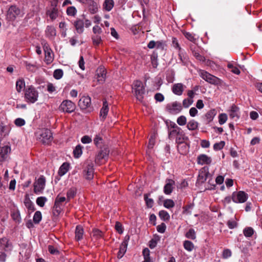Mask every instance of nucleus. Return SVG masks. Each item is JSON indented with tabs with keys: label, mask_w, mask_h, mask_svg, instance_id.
Segmentation results:
<instances>
[{
	"label": "nucleus",
	"mask_w": 262,
	"mask_h": 262,
	"mask_svg": "<svg viewBox=\"0 0 262 262\" xmlns=\"http://www.w3.org/2000/svg\"><path fill=\"white\" fill-rule=\"evenodd\" d=\"M13 248L12 243L7 237L0 238V262H5L7 254Z\"/></svg>",
	"instance_id": "f257e3e1"
},
{
	"label": "nucleus",
	"mask_w": 262,
	"mask_h": 262,
	"mask_svg": "<svg viewBox=\"0 0 262 262\" xmlns=\"http://www.w3.org/2000/svg\"><path fill=\"white\" fill-rule=\"evenodd\" d=\"M132 92L138 100L140 102L143 101L145 89L141 81L138 80L134 81L132 85Z\"/></svg>",
	"instance_id": "f03ea898"
},
{
	"label": "nucleus",
	"mask_w": 262,
	"mask_h": 262,
	"mask_svg": "<svg viewBox=\"0 0 262 262\" xmlns=\"http://www.w3.org/2000/svg\"><path fill=\"white\" fill-rule=\"evenodd\" d=\"M39 93L33 86H28L25 91L24 98L26 101L30 103H34L38 100Z\"/></svg>",
	"instance_id": "7ed1b4c3"
},
{
	"label": "nucleus",
	"mask_w": 262,
	"mask_h": 262,
	"mask_svg": "<svg viewBox=\"0 0 262 262\" xmlns=\"http://www.w3.org/2000/svg\"><path fill=\"white\" fill-rule=\"evenodd\" d=\"M38 139L43 144H49L52 140V133L50 129L44 128L39 130L37 133Z\"/></svg>",
	"instance_id": "20e7f679"
},
{
	"label": "nucleus",
	"mask_w": 262,
	"mask_h": 262,
	"mask_svg": "<svg viewBox=\"0 0 262 262\" xmlns=\"http://www.w3.org/2000/svg\"><path fill=\"white\" fill-rule=\"evenodd\" d=\"M46 178L41 176L34 183V192L36 194L42 193L46 185Z\"/></svg>",
	"instance_id": "39448f33"
},
{
	"label": "nucleus",
	"mask_w": 262,
	"mask_h": 262,
	"mask_svg": "<svg viewBox=\"0 0 262 262\" xmlns=\"http://www.w3.org/2000/svg\"><path fill=\"white\" fill-rule=\"evenodd\" d=\"M248 194L243 191L233 192L232 194V200L236 203H243L248 199Z\"/></svg>",
	"instance_id": "423d86ee"
},
{
	"label": "nucleus",
	"mask_w": 262,
	"mask_h": 262,
	"mask_svg": "<svg viewBox=\"0 0 262 262\" xmlns=\"http://www.w3.org/2000/svg\"><path fill=\"white\" fill-rule=\"evenodd\" d=\"M57 2L52 3L51 7L47 8L46 15L50 17L51 20L56 19L59 15V11L57 7Z\"/></svg>",
	"instance_id": "0eeeda50"
},
{
	"label": "nucleus",
	"mask_w": 262,
	"mask_h": 262,
	"mask_svg": "<svg viewBox=\"0 0 262 262\" xmlns=\"http://www.w3.org/2000/svg\"><path fill=\"white\" fill-rule=\"evenodd\" d=\"M166 110L172 114H176L182 111V106L180 102L174 101L167 104L166 106Z\"/></svg>",
	"instance_id": "6e6552de"
},
{
	"label": "nucleus",
	"mask_w": 262,
	"mask_h": 262,
	"mask_svg": "<svg viewBox=\"0 0 262 262\" xmlns=\"http://www.w3.org/2000/svg\"><path fill=\"white\" fill-rule=\"evenodd\" d=\"M75 105L71 100H66L62 101L59 106V109L64 112L72 113L75 110Z\"/></svg>",
	"instance_id": "1a4fd4ad"
},
{
	"label": "nucleus",
	"mask_w": 262,
	"mask_h": 262,
	"mask_svg": "<svg viewBox=\"0 0 262 262\" xmlns=\"http://www.w3.org/2000/svg\"><path fill=\"white\" fill-rule=\"evenodd\" d=\"M130 239L129 235H126L124 237L123 241L120 246L119 250L118 252L117 257L118 258H122L126 253L128 241Z\"/></svg>",
	"instance_id": "9d476101"
},
{
	"label": "nucleus",
	"mask_w": 262,
	"mask_h": 262,
	"mask_svg": "<svg viewBox=\"0 0 262 262\" xmlns=\"http://www.w3.org/2000/svg\"><path fill=\"white\" fill-rule=\"evenodd\" d=\"M19 9L15 6H11L7 11L6 18L9 21L14 20L19 14Z\"/></svg>",
	"instance_id": "9b49d317"
},
{
	"label": "nucleus",
	"mask_w": 262,
	"mask_h": 262,
	"mask_svg": "<svg viewBox=\"0 0 262 262\" xmlns=\"http://www.w3.org/2000/svg\"><path fill=\"white\" fill-rule=\"evenodd\" d=\"M11 152V147L8 144L0 147V162L6 160Z\"/></svg>",
	"instance_id": "f8f14e48"
},
{
	"label": "nucleus",
	"mask_w": 262,
	"mask_h": 262,
	"mask_svg": "<svg viewBox=\"0 0 262 262\" xmlns=\"http://www.w3.org/2000/svg\"><path fill=\"white\" fill-rule=\"evenodd\" d=\"M43 50L45 54V60L48 63H51L53 60V54L49 45L47 42H44L43 45Z\"/></svg>",
	"instance_id": "ddd939ff"
},
{
	"label": "nucleus",
	"mask_w": 262,
	"mask_h": 262,
	"mask_svg": "<svg viewBox=\"0 0 262 262\" xmlns=\"http://www.w3.org/2000/svg\"><path fill=\"white\" fill-rule=\"evenodd\" d=\"M165 183L166 184L163 188V192L165 194L169 195L173 190L175 182L172 179H167L166 180Z\"/></svg>",
	"instance_id": "4468645a"
},
{
	"label": "nucleus",
	"mask_w": 262,
	"mask_h": 262,
	"mask_svg": "<svg viewBox=\"0 0 262 262\" xmlns=\"http://www.w3.org/2000/svg\"><path fill=\"white\" fill-rule=\"evenodd\" d=\"M94 164L92 162H88L85 169L84 170L86 179L91 180L94 177Z\"/></svg>",
	"instance_id": "2eb2a0df"
},
{
	"label": "nucleus",
	"mask_w": 262,
	"mask_h": 262,
	"mask_svg": "<svg viewBox=\"0 0 262 262\" xmlns=\"http://www.w3.org/2000/svg\"><path fill=\"white\" fill-rule=\"evenodd\" d=\"M229 115L230 118L237 120L240 117L239 108L234 104L232 105L229 110Z\"/></svg>",
	"instance_id": "dca6fc26"
},
{
	"label": "nucleus",
	"mask_w": 262,
	"mask_h": 262,
	"mask_svg": "<svg viewBox=\"0 0 262 262\" xmlns=\"http://www.w3.org/2000/svg\"><path fill=\"white\" fill-rule=\"evenodd\" d=\"M91 104V98L89 96L82 97L78 102V105L83 110L86 109L90 106Z\"/></svg>",
	"instance_id": "f3484780"
},
{
	"label": "nucleus",
	"mask_w": 262,
	"mask_h": 262,
	"mask_svg": "<svg viewBox=\"0 0 262 262\" xmlns=\"http://www.w3.org/2000/svg\"><path fill=\"white\" fill-rule=\"evenodd\" d=\"M186 86L182 83H178L174 84L172 87V92L178 96H181L182 95Z\"/></svg>",
	"instance_id": "a211bd4d"
},
{
	"label": "nucleus",
	"mask_w": 262,
	"mask_h": 262,
	"mask_svg": "<svg viewBox=\"0 0 262 262\" xmlns=\"http://www.w3.org/2000/svg\"><path fill=\"white\" fill-rule=\"evenodd\" d=\"M212 162L211 157L205 154L199 155L197 158L198 164L200 165L210 164Z\"/></svg>",
	"instance_id": "6ab92c4d"
},
{
	"label": "nucleus",
	"mask_w": 262,
	"mask_h": 262,
	"mask_svg": "<svg viewBox=\"0 0 262 262\" xmlns=\"http://www.w3.org/2000/svg\"><path fill=\"white\" fill-rule=\"evenodd\" d=\"M106 72L103 68H100L97 70L96 78L99 83H103L105 80Z\"/></svg>",
	"instance_id": "aec40b11"
},
{
	"label": "nucleus",
	"mask_w": 262,
	"mask_h": 262,
	"mask_svg": "<svg viewBox=\"0 0 262 262\" xmlns=\"http://www.w3.org/2000/svg\"><path fill=\"white\" fill-rule=\"evenodd\" d=\"M178 151L181 155H186L189 150V145L184 142L178 143Z\"/></svg>",
	"instance_id": "412c9836"
},
{
	"label": "nucleus",
	"mask_w": 262,
	"mask_h": 262,
	"mask_svg": "<svg viewBox=\"0 0 262 262\" xmlns=\"http://www.w3.org/2000/svg\"><path fill=\"white\" fill-rule=\"evenodd\" d=\"M109 150L107 148H105L103 149H101L96 156V162H97V161L107 158Z\"/></svg>",
	"instance_id": "4be33fe9"
},
{
	"label": "nucleus",
	"mask_w": 262,
	"mask_h": 262,
	"mask_svg": "<svg viewBox=\"0 0 262 262\" xmlns=\"http://www.w3.org/2000/svg\"><path fill=\"white\" fill-rule=\"evenodd\" d=\"M74 25L76 28V31L79 34H81L84 31V21L81 19H77L76 20L74 23Z\"/></svg>",
	"instance_id": "5701e85b"
},
{
	"label": "nucleus",
	"mask_w": 262,
	"mask_h": 262,
	"mask_svg": "<svg viewBox=\"0 0 262 262\" xmlns=\"http://www.w3.org/2000/svg\"><path fill=\"white\" fill-rule=\"evenodd\" d=\"M46 33L48 37L53 39L56 35V31L54 27L48 26L46 28Z\"/></svg>",
	"instance_id": "b1692460"
},
{
	"label": "nucleus",
	"mask_w": 262,
	"mask_h": 262,
	"mask_svg": "<svg viewBox=\"0 0 262 262\" xmlns=\"http://www.w3.org/2000/svg\"><path fill=\"white\" fill-rule=\"evenodd\" d=\"M83 235V229L82 226L78 225L76 226L75 229V239L76 241H80Z\"/></svg>",
	"instance_id": "393cba45"
},
{
	"label": "nucleus",
	"mask_w": 262,
	"mask_h": 262,
	"mask_svg": "<svg viewBox=\"0 0 262 262\" xmlns=\"http://www.w3.org/2000/svg\"><path fill=\"white\" fill-rule=\"evenodd\" d=\"M108 111V103L106 100L103 102V106L100 112V116L103 118H105Z\"/></svg>",
	"instance_id": "a878e982"
},
{
	"label": "nucleus",
	"mask_w": 262,
	"mask_h": 262,
	"mask_svg": "<svg viewBox=\"0 0 262 262\" xmlns=\"http://www.w3.org/2000/svg\"><path fill=\"white\" fill-rule=\"evenodd\" d=\"M216 114V111L215 109H212L210 111H209L206 114H205V118L207 121V123H210L211 122L215 116Z\"/></svg>",
	"instance_id": "bb28decb"
},
{
	"label": "nucleus",
	"mask_w": 262,
	"mask_h": 262,
	"mask_svg": "<svg viewBox=\"0 0 262 262\" xmlns=\"http://www.w3.org/2000/svg\"><path fill=\"white\" fill-rule=\"evenodd\" d=\"M182 130L180 127H178L175 129H169L168 131V137L170 139H173L176 138V137L180 134Z\"/></svg>",
	"instance_id": "cd10ccee"
},
{
	"label": "nucleus",
	"mask_w": 262,
	"mask_h": 262,
	"mask_svg": "<svg viewBox=\"0 0 262 262\" xmlns=\"http://www.w3.org/2000/svg\"><path fill=\"white\" fill-rule=\"evenodd\" d=\"M69 164L68 163H63L60 167L58 170V174L61 177L64 175L69 170Z\"/></svg>",
	"instance_id": "c85d7f7f"
},
{
	"label": "nucleus",
	"mask_w": 262,
	"mask_h": 262,
	"mask_svg": "<svg viewBox=\"0 0 262 262\" xmlns=\"http://www.w3.org/2000/svg\"><path fill=\"white\" fill-rule=\"evenodd\" d=\"M91 236L93 239L97 240L102 237V232L97 229H94L93 230Z\"/></svg>",
	"instance_id": "c756f323"
},
{
	"label": "nucleus",
	"mask_w": 262,
	"mask_h": 262,
	"mask_svg": "<svg viewBox=\"0 0 262 262\" xmlns=\"http://www.w3.org/2000/svg\"><path fill=\"white\" fill-rule=\"evenodd\" d=\"M25 88V82L23 79H19L16 82V89L17 92L20 93Z\"/></svg>",
	"instance_id": "7c9ffc66"
},
{
	"label": "nucleus",
	"mask_w": 262,
	"mask_h": 262,
	"mask_svg": "<svg viewBox=\"0 0 262 262\" xmlns=\"http://www.w3.org/2000/svg\"><path fill=\"white\" fill-rule=\"evenodd\" d=\"M24 203L26 207L28 209V210L31 211H34L35 208L33 203L28 197L25 198Z\"/></svg>",
	"instance_id": "2f4dec72"
},
{
	"label": "nucleus",
	"mask_w": 262,
	"mask_h": 262,
	"mask_svg": "<svg viewBox=\"0 0 262 262\" xmlns=\"http://www.w3.org/2000/svg\"><path fill=\"white\" fill-rule=\"evenodd\" d=\"M103 8L107 11H110L114 6L113 0H105L103 3Z\"/></svg>",
	"instance_id": "473e14b6"
},
{
	"label": "nucleus",
	"mask_w": 262,
	"mask_h": 262,
	"mask_svg": "<svg viewBox=\"0 0 262 262\" xmlns=\"http://www.w3.org/2000/svg\"><path fill=\"white\" fill-rule=\"evenodd\" d=\"M199 123L194 120H190L187 124V128L189 130H194L198 129Z\"/></svg>",
	"instance_id": "72a5a7b5"
},
{
	"label": "nucleus",
	"mask_w": 262,
	"mask_h": 262,
	"mask_svg": "<svg viewBox=\"0 0 262 262\" xmlns=\"http://www.w3.org/2000/svg\"><path fill=\"white\" fill-rule=\"evenodd\" d=\"M178 55L180 62L184 65L186 64L187 62L188 58L185 52L183 50H180L179 51Z\"/></svg>",
	"instance_id": "f704fd0d"
},
{
	"label": "nucleus",
	"mask_w": 262,
	"mask_h": 262,
	"mask_svg": "<svg viewBox=\"0 0 262 262\" xmlns=\"http://www.w3.org/2000/svg\"><path fill=\"white\" fill-rule=\"evenodd\" d=\"M206 81L214 85H219L221 83V80L213 75H211Z\"/></svg>",
	"instance_id": "c9c22d12"
},
{
	"label": "nucleus",
	"mask_w": 262,
	"mask_h": 262,
	"mask_svg": "<svg viewBox=\"0 0 262 262\" xmlns=\"http://www.w3.org/2000/svg\"><path fill=\"white\" fill-rule=\"evenodd\" d=\"M11 216L14 221L16 222H20L21 220L19 210L13 209L11 212Z\"/></svg>",
	"instance_id": "e433bc0d"
},
{
	"label": "nucleus",
	"mask_w": 262,
	"mask_h": 262,
	"mask_svg": "<svg viewBox=\"0 0 262 262\" xmlns=\"http://www.w3.org/2000/svg\"><path fill=\"white\" fill-rule=\"evenodd\" d=\"M175 138L177 143L183 142L188 140V138L185 135L183 130L181 132L180 134L177 135Z\"/></svg>",
	"instance_id": "4c0bfd02"
},
{
	"label": "nucleus",
	"mask_w": 262,
	"mask_h": 262,
	"mask_svg": "<svg viewBox=\"0 0 262 262\" xmlns=\"http://www.w3.org/2000/svg\"><path fill=\"white\" fill-rule=\"evenodd\" d=\"M183 246L184 249L189 252L192 251L194 248V244L191 241L187 240L184 242Z\"/></svg>",
	"instance_id": "58836bf2"
},
{
	"label": "nucleus",
	"mask_w": 262,
	"mask_h": 262,
	"mask_svg": "<svg viewBox=\"0 0 262 262\" xmlns=\"http://www.w3.org/2000/svg\"><path fill=\"white\" fill-rule=\"evenodd\" d=\"M209 174L208 171H206L205 169H202L199 173V178L202 182H204L206 181L207 178Z\"/></svg>",
	"instance_id": "ea45409f"
},
{
	"label": "nucleus",
	"mask_w": 262,
	"mask_h": 262,
	"mask_svg": "<svg viewBox=\"0 0 262 262\" xmlns=\"http://www.w3.org/2000/svg\"><path fill=\"white\" fill-rule=\"evenodd\" d=\"M77 193V189L75 187H72L69 189L67 192V200L69 201L74 198Z\"/></svg>",
	"instance_id": "a19ab883"
},
{
	"label": "nucleus",
	"mask_w": 262,
	"mask_h": 262,
	"mask_svg": "<svg viewBox=\"0 0 262 262\" xmlns=\"http://www.w3.org/2000/svg\"><path fill=\"white\" fill-rule=\"evenodd\" d=\"M94 143L96 146H101L103 143L102 135L100 134L96 135L95 138H94Z\"/></svg>",
	"instance_id": "79ce46f5"
},
{
	"label": "nucleus",
	"mask_w": 262,
	"mask_h": 262,
	"mask_svg": "<svg viewBox=\"0 0 262 262\" xmlns=\"http://www.w3.org/2000/svg\"><path fill=\"white\" fill-rule=\"evenodd\" d=\"M159 215L161 219L164 221L169 220L170 215L169 213L165 210H161L159 211Z\"/></svg>",
	"instance_id": "37998d69"
},
{
	"label": "nucleus",
	"mask_w": 262,
	"mask_h": 262,
	"mask_svg": "<svg viewBox=\"0 0 262 262\" xmlns=\"http://www.w3.org/2000/svg\"><path fill=\"white\" fill-rule=\"evenodd\" d=\"M185 236L187 238L191 239L194 240L196 238V233L194 230L192 228H190L189 230L186 233Z\"/></svg>",
	"instance_id": "c03bdc74"
},
{
	"label": "nucleus",
	"mask_w": 262,
	"mask_h": 262,
	"mask_svg": "<svg viewBox=\"0 0 262 262\" xmlns=\"http://www.w3.org/2000/svg\"><path fill=\"white\" fill-rule=\"evenodd\" d=\"M82 153V146L80 145H77L73 150V154L74 157L76 158H78L81 156Z\"/></svg>",
	"instance_id": "a18cd8bd"
},
{
	"label": "nucleus",
	"mask_w": 262,
	"mask_h": 262,
	"mask_svg": "<svg viewBox=\"0 0 262 262\" xmlns=\"http://www.w3.org/2000/svg\"><path fill=\"white\" fill-rule=\"evenodd\" d=\"M66 12L68 15L75 16L77 13V10L75 7L70 6L67 8Z\"/></svg>",
	"instance_id": "49530a36"
},
{
	"label": "nucleus",
	"mask_w": 262,
	"mask_h": 262,
	"mask_svg": "<svg viewBox=\"0 0 262 262\" xmlns=\"http://www.w3.org/2000/svg\"><path fill=\"white\" fill-rule=\"evenodd\" d=\"M244 235L247 237H250L254 233V230L251 227H246L243 230Z\"/></svg>",
	"instance_id": "de8ad7c7"
},
{
	"label": "nucleus",
	"mask_w": 262,
	"mask_h": 262,
	"mask_svg": "<svg viewBox=\"0 0 262 262\" xmlns=\"http://www.w3.org/2000/svg\"><path fill=\"white\" fill-rule=\"evenodd\" d=\"M93 43L95 46L99 45L102 42L101 37L99 35H95L92 37Z\"/></svg>",
	"instance_id": "09e8293b"
},
{
	"label": "nucleus",
	"mask_w": 262,
	"mask_h": 262,
	"mask_svg": "<svg viewBox=\"0 0 262 262\" xmlns=\"http://www.w3.org/2000/svg\"><path fill=\"white\" fill-rule=\"evenodd\" d=\"M41 213L39 211L35 212L33 216V222L35 224H38L41 221Z\"/></svg>",
	"instance_id": "8fccbe9b"
},
{
	"label": "nucleus",
	"mask_w": 262,
	"mask_h": 262,
	"mask_svg": "<svg viewBox=\"0 0 262 262\" xmlns=\"http://www.w3.org/2000/svg\"><path fill=\"white\" fill-rule=\"evenodd\" d=\"M163 205L165 208L170 209L174 207V203L173 201L171 199H166L164 201Z\"/></svg>",
	"instance_id": "3c124183"
},
{
	"label": "nucleus",
	"mask_w": 262,
	"mask_h": 262,
	"mask_svg": "<svg viewBox=\"0 0 262 262\" xmlns=\"http://www.w3.org/2000/svg\"><path fill=\"white\" fill-rule=\"evenodd\" d=\"M47 201V199L45 196H40L36 199V204L40 207H43L45 203Z\"/></svg>",
	"instance_id": "603ef678"
},
{
	"label": "nucleus",
	"mask_w": 262,
	"mask_h": 262,
	"mask_svg": "<svg viewBox=\"0 0 262 262\" xmlns=\"http://www.w3.org/2000/svg\"><path fill=\"white\" fill-rule=\"evenodd\" d=\"M228 117L226 114L222 113L219 116V122L220 125H223L227 120Z\"/></svg>",
	"instance_id": "864d4df0"
},
{
	"label": "nucleus",
	"mask_w": 262,
	"mask_h": 262,
	"mask_svg": "<svg viewBox=\"0 0 262 262\" xmlns=\"http://www.w3.org/2000/svg\"><path fill=\"white\" fill-rule=\"evenodd\" d=\"M63 71L61 69H56L53 73V76L56 79H60L63 76Z\"/></svg>",
	"instance_id": "5fc2aeb1"
},
{
	"label": "nucleus",
	"mask_w": 262,
	"mask_h": 262,
	"mask_svg": "<svg viewBox=\"0 0 262 262\" xmlns=\"http://www.w3.org/2000/svg\"><path fill=\"white\" fill-rule=\"evenodd\" d=\"M225 142L223 141H221L220 142L215 143L213 145V149L215 150H220L223 148L225 146Z\"/></svg>",
	"instance_id": "6e6d98bb"
},
{
	"label": "nucleus",
	"mask_w": 262,
	"mask_h": 262,
	"mask_svg": "<svg viewBox=\"0 0 262 262\" xmlns=\"http://www.w3.org/2000/svg\"><path fill=\"white\" fill-rule=\"evenodd\" d=\"M177 123L180 126L185 125L187 122V119L185 116H181L177 118Z\"/></svg>",
	"instance_id": "4d7b16f0"
},
{
	"label": "nucleus",
	"mask_w": 262,
	"mask_h": 262,
	"mask_svg": "<svg viewBox=\"0 0 262 262\" xmlns=\"http://www.w3.org/2000/svg\"><path fill=\"white\" fill-rule=\"evenodd\" d=\"M227 67L231 70V72L236 75H239L241 73L240 70L236 67H234L231 63H228Z\"/></svg>",
	"instance_id": "13d9d810"
},
{
	"label": "nucleus",
	"mask_w": 262,
	"mask_h": 262,
	"mask_svg": "<svg viewBox=\"0 0 262 262\" xmlns=\"http://www.w3.org/2000/svg\"><path fill=\"white\" fill-rule=\"evenodd\" d=\"M193 207V204H189V205H188L184 207L183 213L185 214H189V215L191 214V210L192 209Z\"/></svg>",
	"instance_id": "bf43d9fd"
},
{
	"label": "nucleus",
	"mask_w": 262,
	"mask_h": 262,
	"mask_svg": "<svg viewBox=\"0 0 262 262\" xmlns=\"http://www.w3.org/2000/svg\"><path fill=\"white\" fill-rule=\"evenodd\" d=\"M144 198L147 206L148 208H151L154 205V200L152 199L148 198L147 194H144Z\"/></svg>",
	"instance_id": "052dcab7"
},
{
	"label": "nucleus",
	"mask_w": 262,
	"mask_h": 262,
	"mask_svg": "<svg viewBox=\"0 0 262 262\" xmlns=\"http://www.w3.org/2000/svg\"><path fill=\"white\" fill-rule=\"evenodd\" d=\"M200 75L204 80L206 81L208 79L210 76L211 75L210 73H208L206 71L204 70H201L200 71Z\"/></svg>",
	"instance_id": "680f3d73"
},
{
	"label": "nucleus",
	"mask_w": 262,
	"mask_h": 262,
	"mask_svg": "<svg viewBox=\"0 0 262 262\" xmlns=\"http://www.w3.org/2000/svg\"><path fill=\"white\" fill-rule=\"evenodd\" d=\"M156 48L157 49H160L162 50H163L165 49V47L166 46V44L165 41L163 40H159L156 41Z\"/></svg>",
	"instance_id": "e2e57ef3"
},
{
	"label": "nucleus",
	"mask_w": 262,
	"mask_h": 262,
	"mask_svg": "<svg viewBox=\"0 0 262 262\" xmlns=\"http://www.w3.org/2000/svg\"><path fill=\"white\" fill-rule=\"evenodd\" d=\"M193 102V100L192 99H185L183 101V106L185 108H188L189 107Z\"/></svg>",
	"instance_id": "0e129e2a"
},
{
	"label": "nucleus",
	"mask_w": 262,
	"mask_h": 262,
	"mask_svg": "<svg viewBox=\"0 0 262 262\" xmlns=\"http://www.w3.org/2000/svg\"><path fill=\"white\" fill-rule=\"evenodd\" d=\"M25 121L24 119L18 118L15 120L14 123L17 126H22L25 124Z\"/></svg>",
	"instance_id": "69168bd1"
},
{
	"label": "nucleus",
	"mask_w": 262,
	"mask_h": 262,
	"mask_svg": "<svg viewBox=\"0 0 262 262\" xmlns=\"http://www.w3.org/2000/svg\"><path fill=\"white\" fill-rule=\"evenodd\" d=\"M47 91L50 93H52L56 91V88L52 83H48L47 85Z\"/></svg>",
	"instance_id": "338daca9"
},
{
	"label": "nucleus",
	"mask_w": 262,
	"mask_h": 262,
	"mask_svg": "<svg viewBox=\"0 0 262 262\" xmlns=\"http://www.w3.org/2000/svg\"><path fill=\"white\" fill-rule=\"evenodd\" d=\"M184 35L187 39L193 42L195 40V38L193 34L190 32H185L184 33Z\"/></svg>",
	"instance_id": "774afa93"
}]
</instances>
